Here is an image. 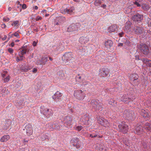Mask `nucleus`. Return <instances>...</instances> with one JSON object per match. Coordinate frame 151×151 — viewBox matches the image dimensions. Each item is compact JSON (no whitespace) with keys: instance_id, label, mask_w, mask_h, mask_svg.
<instances>
[{"instance_id":"31","label":"nucleus","mask_w":151,"mask_h":151,"mask_svg":"<svg viewBox=\"0 0 151 151\" xmlns=\"http://www.w3.org/2000/svg\"><path fill=\"white\" fill-rule=\"evenodd\" d=\"M126 116L128 118H131L132 116V113H133V112L132 111H126Z\"/></svg>"},{"instance_id":"34","label":"nucleus","mask_w":151,"mask_h":151,"mask_svg":"<svg viewBox=\"0 0 151 151\" xmlns=\"http://www.w3.org/2000/svg\"><path fill=\"white\" fill-rule=\"evenodd\" d=\"M132 10V8L131 6H129L125 10V13L127 14H129L131 12Z\"/></svg>"},{"instance_id":"44","label":"nucleus","mask_w":151,"mask_h":151,"mask_svg":"<svg viewBox=\"0 0 151 151\" xmlns=\"http://www.w3.org/2000/svg\"><path fill=\"white\" fill-rule=\"evenodd\" d=\"M21 50V54L23 55L25 54H26V52L23 49H20Z\"/></svg>"},{"instance_id":"3","label":"nucleus","mask_w":151,"mask_h":151,"mask_svg":"<svg viewBox=\"0 0 151 151\" xmlns=\"http://www.w3.org/2000/svg\"><path fill=\"white\" fill-rule=\"evenodd\" d=\"M98 121L99 123L105 127H109L110 126V123L108 121L103 118L99 117Z\"/></svg>"},{"instance_id":"16","label":"nucleus","mask_w":151,"mask_h":151,"mask_svg":"<svg viewBox=\"0 0 151 151\" xmlns=\"http://www.w3.org/2000/svg\"><path fill=\"white\" fill-rule=\"evenodd\" d=\"M121 100L123 102L127 101L129 100L133 101L134 99L133 98L128 97L126 95H123L121 98Z\"/></svg>"},{"instance_id":"20","label":"nucleus","mask_w":151,"mask_h":151,"mask_svg":"<svg viewBox=\"0 0 151 151\" xmlns=\"http://www.w3.org/2000/svg\"><path fill=\"white\" fill-rule=\"evenodd\" d=\"M136 132L139 135L142 134L143 131L142 126H137L136 128Z\"/></svg>"},{"instance_id":"60","label":"nucleus","mask_w":151,"mask_h":151,"mask_svg":"<svg viewBox=\"0 0 151 151\" xmlns=\"http://www.w3.org/2000/svg\"><path fill=\"white\" fill-rule=\"evenodd\" d=\"M11 45L12 47H13L14 45V42H12L11 44Z\"/></svg>"},{"instance_id":"41","label":"nucleus","mask_w":151,"mask_h":151,"mask_svg":"<svg viewBox=\"0 0 151 151\" xmlns=\"http://www.w3.org/2000/svg\"><path fill=\"white\" fill-rule=\"evenodd\" d=\"M3 20L4 22H8L9 20V19L8 17H4L3 19Z\"/></svg>"},{"instance_id":"42","label":"nucleus","mask_w":151,"mask_h":151,"mask_svg":"<svg viewBox=\"0 0 151 151\" xmlns=\"http://www.w3.org/2000/svg\"><path fill=\"white\" fill-rule=\"evenodd\" d=\"M42 19V18L40 16H38L36 17L35 18V20L37 21L39 20H41Z\"/></svg>"},{"instance_id":"9","label":"nucleus","mask_w":151,"mask_h":151,"mask_svg":"<svg viewBox=\"0 0 151 151\" xmlns=\"http://www.w3.org/2000/svg\"><path fill=\"white\" fill-rule=\"evenodd\" d=\"M96 149L99 151H106L107 148L104 144H98L96 147Z\"/></svg>"},{"instance_id":"63","label":"nucleus","mask_w":151,"mask_h":151,"mask_svg":"<svg viewBox=\"0 0 151 151\" xmlns=\"http://www.w3.org/2000/svg\"><path fill=\"white\" fill-rule=\"evenodd\" d=\"M119 45L122 46L123 45V43H119Z\"/></svg>"},{"instance_id":"18","label":"nucleus","mask_w":151,"mask_h":151,"mask_svg":"<svg viewBox=\"0 0 151 151\" xmlns=\"http://www.w3.org/2000/svg\"><path fill=\"white\" fill-rule=\"evenodd\" d=\"M89 41V38L87 37H81L79 39V42L82 44H85Z\"/></svg>"},{"instance_id":"53","label":"nucleus","mask_w":151,"mask_h":151,"mask_svg":"<svg viewBox=\"0 0 151 151\" xmlns=\"http://www.w3.org/2000/svg\"><path fill=\"white\" fill-rule=\"evenodd\" d=\"M130 42L128 40V41L126 40V42H125V44H126V45H129L130 44Z\"/></svg>"},{"instance_id":"6","label":"nucleus","mask_w":151,"mask_h":151,"mask_svg":"<svg viewBox=\"0 0 151 151\" xmlns=\"http://www.w3.org/2000/svg\"><path fill=\"white\" fill-rule=\"evenodd\" d=\"M25 129L26 130V133L28 136H30L32 134V128L31 124H28L25 127Z\"/></svg>"},{"instance_id":"57","label":"nucleus","mask_w":151,"mask_h":151,"mask_svg":"<svg viewBox=\"0 0 151 151\" xmlns=\"http://www.w3.org/2000/svg\"><path fill=\"white\" fill-rule=\"evenodd\" d=\"M19 57H20V60H23V56L22 55H19Z\"/></svg>"},{"instance_id":"26","label":"nucleus","mask_w":151,"mask_h":151,"mask_svg":"<svg viewBox=\"0 0 151 151\" xmlns=\"http://www.w3.org/2000/svg\"><path fill=\"white\" fill-rule=\"evenodd\" d=\"M131 24V23L129 21L127 22L125 24L124 27V30L127 31L129 29L130 27Z\"/></svg>"},{"instance_id":"29","label":"nucleus","mask_w":151,"mask_h":151,"mask_svg":"<svg viewBox=\"0 0 151 151\" xmlns=\"http://www.w3.org/2000/svg\"><path fill=\"white\" fill-rule=\"evenodd\" d=\"M109 103L110 104L114 106H116L117 105V102L112 99H110L109 101Z\"/></svg>"},{"instance_id":"61","label":"nucleus","mask_w":151,"mask_h":151,"mask_svg":"<svg viewBox=\"0 0 151 151\" xmlns=\"http://www.w3.org/2000/svg\"><path fill=\"white\" fill-rule=\"evenodd\" d=\"M29 70V69L28 68H25V69H24V71L25 72H27Z\"/></svg>"},{"instance_id":"64","label":"nucleus","mask_w":151,"mask_h":151,"mask_svg":"<svg viewBox=\"0 0 151 151\" xmlns=\"http://www.w3.org/2000/svg\"><path fill=\"white\" fill-rule=\"evenodd\" d=\"M35 9H38V7L37 6H35Z\"/></svg>"},{"instance_id":"30","label":"nucleus","mask_w":151,"mask_h":151,"mask_svg":"<svg viewBox=\"0 0 151 151\" xmlns=\"http://www.w3.org/2000/svg\"><path fill=\"white\" fill-rule=\"evenodd\" d=\"M103 0H95L94 4L96 6L100 5L102 2Z\"/></svg>"},{"instance_id":"4","label":"nucleus","mask_w":151,"mask_h":151,"mask_svg":"<svg viewBox=\"0 0 151 151\" xmlns=\"http://www.w3.org/2000/svg\"><path fill=\"white\" fill-rule=\"evenodd\" d=\"M118 128L119 131L123 133H126L128 130V126L126 124L125 122H122L118 125Z\"/></svg>"},{"instance_id":"21","label":"nucleus","mask_w":151,"mask_h":151,"mask_svg":"<svg viewBox=\"0 0 151 151\" xmlns=\"http://www.w3.org/2000/svg\"><path fill=\"white\" fill-rule=\"evenodd\" d=\"M113 44L112 41L110 40H107L105 43V46L107 48H109L111 47Z\"/></svg>"},{"instance_id":"33","label":"nucleus","mask_w":151,"mask_h":151,"mask_svg":"<svg viewBox=\"0 0 151 151\" xmlns=\"http://www.w3.org/2000/svg\"><path fill=\"white\" fill-rule=\"evenodd\" d=\"M142 8L144 10H147L150 9V7L147 4H144L142 5Z\"/></svg>"},{"instance_id":"47","label":"nucleus","mask_w":151,"mask_h":151,"mask_svg":"<svg viewBox=\"0 0 151 151\" xmlns=\"http://www.w3.org/2000/svg\"><path fill=\"white\" fill-rule=\"evenodd\" d=\"M97 136V135L96 134L93 135L92 134H90V137H91V138H94L96 137Z\"/></svg>"},{"instance_id":"36","label":"nucleus","mask_w":151,"mask_h":151,"mask_svg":"<svg viewBox=\"0 0 151 151\" xmlns=\"http://www.w3.org/2000/svg\"><path fill=\"white\" fill-rule=\"evenodd\" d=\"M74 129L75 130L80 131L83 128V127L81 126H78L75 127Z\"/></svg>"},{"instance_id":"2","label":"nucleus","mask_w":151,"mask_h":151,"mask_svg":"<svg viewBox=\"0 0 151 151\" xmlns=\"http://www.w3.org/2000/svg\"><path fill=\"white\" fill-rule=\"evenodd\" d=\"M138 48L141 52L145 55H147L149 52L148 47L145 44H141L138 45Z\"/></svg>"},{"instance_id":"37","label":"nucleus","mask_w":151,"mask_h":151,"mask_svg":"<svg viewBox=\"0 0 151 151\" xmlns=\"http://www.w3.org/2000/svg\"><path fill=\"white\" fill-rule=\"evenodd\" d=\"M86 118L87 119V121L85 122L84 124L86 125H90L91 124L90 122L89 121V120L88 118L86 117Z\"/></svg>"},{"instance_id":"5","label":"nucleus","mask_w":151,"mask_h":151,"mask_svg":"<svg viewBox=\"0 0 151 151\" xmlns=\"http://www.w3.org/2000/svg\"><path fill=\"white\" fill-rule=\"evenodd\" d=\"M73 58L72 55L70 52L65 53L62 57V59L64 61H69L71 60Z\"/></svg>"},{"instance_id":"45","label":"nucleus","mask_w":151,"mask_h":151,"mask_svg":"<svg viewBox=\"0 0 151 151\" xmlns=\"http://www.w3.org/2000/svg\"><path fill=\"white\" fill-rule=\"evenodd\" d=\"M13 35H14V36L18 38L19 37V34L17 32H15L14 34H13Z\"/></svg>"},{"instance_id":"38","label":"nucleus","mask_w":151,"mask_h":151,"mask_svg":"<svg viewBox=\"0 0 151 151\" xmlns=\"http://www.w3.org/2000/svg\"><path fill=\"white\" fill-rule=\"evenodd\" d=\"M18 22L19 21H14L11 24V25L13 26H15L18 24Z\"/></svg>"},{"instance_id":"12","label":"nucleus","mask_w":151,"mask_h":151,"mask_svg":"<svg viewBox=\"0 0 151 151\" xmlns=\"http://www.w3.org/2000/svg\"><path fill=\"white\" fill-rule=\"evenodd\" d=\"M77 30H78V27L74 24H71L67 29V31L68 32H72Z\"/></svg>"},{"instance_id":"56","label":"nucleus","mask_w":151,"mask_h":151,"mask_svg":"<svg viewBox=\"0 0 151 151\" xmlns=\"http://www.w3.org/2000/svg\"><path fill=\"white\" fill-rule=\"evenodd\" d=\"M24 142H27L28 141V140L26 139H23Z\"/></svg>"},{"instance_id":"27","label":"nucleus","mask_w":151,"mask_h":151,"mask_svg":"<svg viewBox=\"0 0 151 151\" xmlns=\"http://www.w3.org/2000/svg\"><path fill=\"white\" fill-rule=\"evenodd\" d=\"M145 128L147 130L151 131V124L146 123L145 125Z\"/></svg>"},{"instance_id":"23","label":"nucleus","mask_w":151,"mask_h":151,"mask_svg":"<svg viewBox=\"0 0 151 151\" xmlns=\"http://www.w3.org/2000/svg\"><path fill=\"white\" fill-rule=\"evenodd\" d=\"M116 28L117 27L116 25L114 24L110 26L109 27L108 30V31L109 32H113L115 31Z\"/></svg>"},{"instance_id":"19","label":"nucleus","mask_w":151,"mask_h":151,"mask_svg":"<svg viewBox=\"0 0 151 151\" xmlns=\"http://www.w3.org/2000/svg\"><path fill=\"white\" fill-rule=\"evenodd\" d=\"M140 114L144 118H149L150 117V115L148 112L144 109L142 110Z\"/></svg>"},{"instance_id":"17","label":"nucleus","mask_w":151,"mask_h":151,"mask_svg":"<svg viewBox=\"0 0 151 151\" xmlns=\"http://www.w3.org/2000/svg\"><path fill=\"white\" fill-rule=\"evenodd\" d=\"M103 72L101 73V76L103 77H105L108 75L109 71L107 68H103L102 69Z\"/></svg>"},{"instance_id":"43","label":"nucleus","mask_w":151,"mask_h":151,"mask_svg":"<svg viewBox=\"0 0 151 151\" xmlns=\"http://www.w3.org/2000/svg\"><path fill=\"white\" fill-rule=\"evenodd\" d=\"M8 50L9 52L11 54H12L13 52V50L12 48H9L8 49Z\"/></svg>"},{"instance_id":"15","label":"nucleus","mask_w":151,"mask_h":151,"mask_svg":"<svg viewBox=\"0 0 151 151\" xmlns=\"http://www.w3.org/2000/svg\"><path fill=\"white\" fill-rule=\"evenodd\" d=\"M143 19V16L139 14H137L134 15L132 17V19L134 21H140Z\"/></svg>"},{"instance_id":"52","label":"nucleus","mask_w":151,"mask_h":151,"mask_svg":"<svg viewBox=\"0 0 151 151\" xmlns=\"http://www.w3.org/2000/svg\"><path fill=\"white\" fill-rule=\"evenodd\" d=\"M124 34V33L123 32H122L121 33H120L119 34V35L120 37H121Z\"/></svg>"},{"instance_id":"46","label":"nucleus","mask_w":151,"mask_h":151,"mask_svg":"<svg viewBox=\"0 0 151 151\" xmlns=\"http://www.w3.org/2000/svg\"><path fill=\"white\" fill-rule=\"evenodd\" d=\"M33 30L34 32H37L38 31V28L37 27H35L34 28Z\"/></svg>"},{"instance_id":"62","label":"nucleus","mask_w":151,"mask_h":151,"mask_svg":"<svg viewBox=\"0 0 151 151\" xmlns=\"http://www.w3.org/2000/svg\"><path fill=\"white\" fill-rule=\"evenodd\" d=\"M135 57H136V58L138 60H139V56H136Z\"/></svg>"},{"instance_id":"48","label":"nucleus","mask_w":151,"mask_h":151,"mask_svg":"<svg viewBox=\"0 0 151 151\" xmlns=\"http://www.w3.org/2000/svg\"><path fill=\"white\" fill-rule=\"evenodd\" d=\"M37 42H36L35 41H33V43H32V45L34 46L35 47L36 46L37 44Z\"/></svg>"},{"instance_id":"8","label":"nucleus","mask_w":151,"mask_h":151,"mask_svg":"<svg viewBox=\"0 0 151 151\" xmlns=\"http://www.w3.org/2000/svg\"><path fill=\"white\" fill-rule=\"evenodd\" d=\"M143 31V29L140 27L135 26L133 28V32L136 35H139L142 33Z\"/></svg>"},{"instance_id":"22","label":"nucleus","mask_w":151,"mask_h":151,"mask_svg":"<svg viewBox=\"0 0 151 151\" xmlns=\"http://www.w3.org/2000/svg\"><path fill=\"white\" fill-rule=\"evenodd\" d=\"M75 142L73 144V145L74 146L76 147V148L77 149H80L81 147V142L79 141V140L77 138L75 139Z\"/></svg>"},{"instance_id":"58","label":"nucleus","mask_w":151,"mask_h":151,"mask_svg":"<svg viewBox=\"0 0 151 151\" xmlns=\"http://www.w3.org/2000/svg\"><path fill=\"white\" fill-rule=\"evenodd\" d=\"M6 38H7V36L6 35H4V37L3 38H2V40H4L6 39Z\"/></svg>"},{"instance_id":"55","label":"nucleus","mask_w":151,"mask_h":151,"mask_svg":"<svg viewBox=\"0 0 151 151\" xmlns=\"http://www.w3.org/2000/svg\"><path fill=\"white\" fill-rule=\"evenodd\" d=\"M1 27L2 28H5L6 27V26L5 24H1Z\"/></svg>"},{"instance_id":"14","label":"nucleus","mask_w":151,"mask_h":151,"mask_svg":"<svg viewBox=\"0 0 151 151\" xmlns=\"http://www.w3.org/2000/svg\"><path fill=\"white\" fill-rule=\"evenodd\" d=\"M62 94L59 91H57L52 96V98L55 101L57 99H60Z\"/></svg>"},{"instance_id":"51","label":"nucleus","mask_w":151,"mask_h":151,"mask_svg":"<svg viewBox=\"0 0 151 151\" xmlns=\"http://www.w3.org/2000/svg\"><path fill=\"white\" fill-rule=\"evenodd\" d=\"M11 33H12L11 32H10L8 35L9 38H10L12 37V35H13V34H12L11 35Z\"/></svg>"},{"instance_id":"24","label":"nucleus","mask_w":151,"mask_h":151,"mask_svg":"<svg viewBox=\"0 0 151 151\" xmlns=\"http://www.w3.org/2000/svg\"><path fill=\"white\" fill-rule=\"evenodd\" d=\"M138 78V76L136 74H133L130 76V79L132 81H134L135 80H137Z\"/></svg>"},{"instance_id":"39","label":"nucleus","mask_w":151,"mask_h":151,"mask_svg":"<svg viewBox=\"0 0 151 151\" xmlns=\"http://www.w3.org/2000/svg\"><path fill=\"white\" fill-rule=\"evenodd\" d=\"M10 79V77L9 76L6 77V78L4 79V82H8Z\"/></svg>"},{"instance_id":"1","label":"nucleus","mask_w":151,"mask_h":151,"mask_svg":"<svg viewBox=\"0 0 151 151\" xmlns=\"http://www.w3.org/2000/svg\"><path fill=\"white\" fill-rule=\"evenodd\" d=\"M74 95L77 99L80 100H83L86 96L84 91L81 90L75 91Z\"/></svg>"},{"instance_id":"13","label":"nucleus","mask_w":151,"mask_h":151,"mask_svg":"<svg viewBox=\"0 0 151 151\" xmlns=\"http://www.w3.org/2000/svg\"><path fill=\"white\" fill-rule=\"evenodd\" d=\"M74 10V8L73 7H72L69 9L67 8L64 9V10H61V12L63 14L67 13L68 14H71L73 12Z\"/></svg>"},{"instance_id":"25","label":"nucleus","mask_w":151,"mask_h":151,"mask_svg":"<svg viewBox=\"0 0 151 151\" xmlns=\"http://www.w3.org/2000/svg\"><path fill=\"white\" fill-rule=\"evenodd\" d=\"M10 138V136L8 135H4L1 139V141L2 142H6L9 140Z\"/></svg>"},{"instance_id":"32","label":"nucleus","mask_w":151,"mask_h":151,"mask_svg":"<svg viewBox=\"0 0 151 151\" xmlns=\"http://www.w3.org/2000/svg\"><path fill=\"white\" fill-rule=\"evenodd\" d=\"M20 49H23L26 52H29V48L27 45H23Z\"/></svg>"},{"instance_id":"49","label":"nucleus","mask_w":151,"mask_h":151,"mask_svg":"<svg viewBox=\"0 0 151 151\" xmlns=\"http://www.w3.org/2000/svg\"><path fill=\"white\" fill-rule=\"evenodd\" d=\"M4 73H3L2 74V76L3 77H4L5 76V74L7 73V71L6 70V71H4Z\"/></svg>"},{"instance_id":"7","label":"nucleus","mask_w":151,"mask_h":151,"mask_svg":"<svg viewBox=\"0 0 151 151\" xmlns=\"http://www.w3.org/2000/svg\"><path fill=\"white\" fill-rule=\"evenodd\" d=\"M53 111L51 109L46 108L44 111V114L47 118L52 116L53 114Z\"/></svg>"},{"instance_id":"54","label":"nucleus","mask_w":151,"mask_h":151,"mask_svg":"<svg viewBox=\"0 0 151 151\" xmlns=\"http://www.w3.org/2000/svg\"><path fill=\"white\" fill-rule=\"evenodd\" d=\"M37 69L36 68H34L33 70H32V72L33 73H35L37 72Z\"/></svg>"},{"instance_id":"28","label":"nucleus","mask_w":151,"mask_h":151,"mask_svg":"<svg viewBox=\"0 0 151 151\" xmlns=\"http://www.w3.org/2000/svg\"><path fill=\"white\" fill-rule=\"evenodd\" d=\"M47 61V57H43L40 60V64L45 65Z\"/></svg>"},{"instance_id":"50","label":"nucleus","mask_w":151,"mask_h":151,"mask_svg":"<svg viewBox=\"0 0 151 151\" xmlns=\"http://www.w3.org/2000/svg\"><path fill=\"white\" fill-rule=\"evenodd\" d=\"M22 8L23 9H26L27 8L26 5L25 4H23L22 5Z\"/></svg>"},{"instance_id":"10","label":"nucleus","mask_w":151,"mask_h":151,"mask_svg":"<svg viewBox=\"0 0 151 151\" xmlns=\"http://www.w3.org/2000/svg\"><path fill=\"white\" fill-rule=\"evenodd\" d=\"M91 104L93 106V107L96 110H102V107L96 101H93L91 102Z\"/></svg>"},{"instance_id":"11","label":"nucleus","mask_w":151,"mask_h":151,"mask_svg":"<svg viewBox=\"0 0 151 151\" xmlns=\"http://www.w3.org/2000/svg\"><path fill=\"white\" fill-rule=\"evenodd\" d=\"M63 118L64 121L68 126H70L72 124L73 119L71 117L66 116L64 117Z\"/></svg>"},{"instance_id":"40","label":"nucleus","mask_w":151,"mask_h":151,"mask_svg":"<svg viewBox=\"0 0 151 151\" xmlns=\"http://www.w3.org/2000/svg\"><path fill=\"white\" fill-rule=\"evenodd\" d=\"M134 4L136 5L138 7H140L141 6V4L139 3V2H137V1H135L134 2Z\"/></svg>"},{"instance_id":"35","label":"nucleus","mask_w":151,"mask_h":151,"mask_svg":"<svg viewBox=\"0 0 151 151\" xmlns=\"http://www.w3.org/2000/svg\"><path fill=\"white\" fill-rule=\"evenodd\" d=\"M143 62L145 63L147 65H149L150 66V65H149V63L150 61H151V60H149L147 58L143 59Z\"/></svg>"},{"instance_id":"59","label":"nucleus","mask_w":151,"mask_h":151,"mask_svg":"<svg viewBox=\"0 0 151 151\" xmlns=\"http://www.w3.org/2000/svg\"><path fill=\"white\" fill-rule=\"evenodd\" d=\"M16 60L17 61V62H18L20 60V58H19V57H17V58H16Z\"/></svg>"}]
</instances>
